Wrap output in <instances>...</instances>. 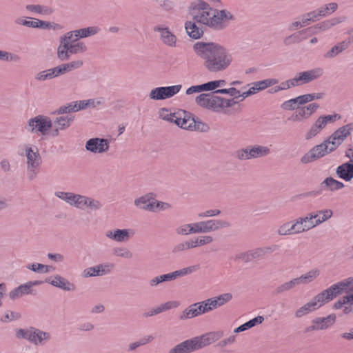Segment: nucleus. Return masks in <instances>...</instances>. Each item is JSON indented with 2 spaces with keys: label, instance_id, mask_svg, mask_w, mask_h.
Masks as SVG:
<instances>
[{
  "label": "nucleus",
  "instance_id": "obj_1",
  "mask_svg": "<svg viewBox=\"0 0 353 353\" xmlns=\"http://www.w3.org/2000/svg\"><path fill=\"white\" fill-rule=\"evenodd\" d=\"M193 49L199 57L204 59L205 67L212 72L225 70L233 61L229 50L215 43L197 42Z\"/></svg>",
  "mask_w": 353,
  "mask_h": 353
},
{
  "label": "nucleus",
  "instance_id": "obj_2",
  "mask_svg": "<svg viewBox=\"0 0 353 353\" xmlns=\"http://www.w3.org/2000/svg\"><path fill=\"white\" fill-rule=\"evenodd\" d=\"M189 13L197 23L215 29L223 28L232 19L230 12L214 9L206 2L200 0L191 3Z\"/></svg>",
  "mask_w": 353,
  "mask_h": 353
},
{
  "label": "nucleus",
  "instance_id": "obj_3",
  "mask_svg": "<svg viewBox=\"0 0 353 353\" xmlns=\"http://www.w3.org/2000/svg\"><path fill=\"white\" fill-rule=\"evenodd\" d=\"M195 101L200 107L215 112L225 113L228 108L235 104L233 99H227L214 94H201L196 97Z\"/></svg>",
  "mask_w": 353,
  "mask_h": 353
},
{
  "label": "nucleus",
  "instance_id": "obj_4",
  "mask_svg": "<svg viewBox=\"0 0 353 353\" xmlns=\"http://www.w3.org/2000/svg\"><path fill=\"white\" fill-rule=\"evenodd\" d=\"M55 195L77 208L84 209L89 207L91 209L97 210L101 207L99 201L85 196L75 194L72 192L59 191L55 193Z\"/></svg>",
  "mask_w": 353,
  "mask_h": 353
},
{
  "label": "nucleus",
  "instance_id": "obj_5",
  "mask_svg": "<svg viewBox=\"0 0 353 353\" xmlns=\"http://www.w3.org/2000/svg\"><path fill=\"white\" fill-rule=\"evenodd\" d=\"M27 159V176L29 179H34L40 171L42 159L39 150L35 146L24 145V151L21 153Z\"/></svg>",
  "mask_w": 353,
  "mask_h": 353
},
{
  "label": "nucleus",
  "instance_id": "obj_6",
  "mask_svg": "<svg viewBox=\"0 0 353 353\" xmlns=\"http://www.w3.org/2000/svg\"><path fill=\"white\" fill-rule=\"evenodd\" d=\"M323 74V70L321 68H314L310 70L299 72L295 77L283 82L281 86L274 89V92L279 90L288 89L291 87L301 85L309 83ZM273 92V91H271Z\"/></svg>",
  "mask_w": 353,
  "mask_h": 353
},
{
  "label": "nucleus",
  "instance_id": "obj_7",
  "mask_svg": "<svg viewBox=\"0 0 353 353\" xmlns=\"http://www.w3.org/2000/svg\"><path fill=\"white\" fill-rule=\"evenodd\" d=\"M83 61L81 60H76L68 63H64L52 69L40 72L37 75V79L40 81L50 79L58 77L60 74H65L73 70L79 68L82 66Z\"/></svg>",
  "mask_w": 353,
  "mask_h": 353
},
{
  "label": "nucleus",
  "instance_id": "obj_8",
  "mask_svg": "<svg viewBox=\"0 0 353 353\" xmlns=\"http://www.w3.org/2000/svg\"><path fill=\"white\" fill-rule=\"evenodd\" d=\"M217 308L212 299L190 305L181 315V319H192Z\"/></svg>",
  "mask_w": 353,
  "mask_h": 353
},
{
  "label": "nucleus",
  "instance_id": "obj_9",
  "mask_svg": "<svg viewBox=\"0 0 353 353\" xmlns=\"http://www.w3.org/2000/svg\"><path fill=\"white\" fill-rule=\"evenodd\" d=\"M134 204L140 209L152 212L164 210L170 208L168 203L160 202L155 199L152 193L145 194L134 201Z\"/></svg>",
  "mask_w": 353,
  "mask_h": 353
},
{
  "label": "nucleus",
  "instance_id": "obj_10",
  "mask_svg": "<svg viewBox=\"0 0 353 353\" xmlns=\"http://www.w3.org/2000/svg\"><path fill=\"white\" fill-rule=\"evenodd\" d=\"M323 292L329 301L332 300L338 294H341L343 292L349 295H353V278L350 277L334 284L327 290H323Z\"/></svg>",
  "mask_w": 353,
  "mask_h": 353
},
{
  "label": "nucleus",
  "instance_id": "obj_11",
  "mask_svg": "<svg viewBox=\"0 0 353 353\" xmlns=\"http://www.w3.org/2000/svg\"><path fill=\"white\" fill-rule=\"evenodd\" d=\"M339 119L340 116L337 114L320 116L307 132L305 139L308 140L314 137L319 134L327 124L332 123Z\"/></svg>",
  "mask_w": 353,
  "mask_h": 353
},
{
  "label": "nucleus",
  "instance_id": "obj_12",
  "mask_svg": "<svg viewBox=\"0 0 353 353\" xmlns=\"http://www.w3.org/2000/svg\"><path fill=\"white\" fill-rule=\"evenodd\" d=\"M269 153L270 148L268 147L256 145L238 150L235 152V156L240 160H248L265 157Z\"/></svg>",
  "mask_w": 353,
  "mask_h": 353
},
{
  "label": "nucleus",
  "instance_id": "obj_13",
  "mask_svg": "<svg viewBox=\"0 0 353 353\" xmlns=\"http://www.w3.org/2000/svg\"><path fill=\"white\" fill-rule=\"evenodd\" d=\"M328 301V299H327V297L323 291L314 297L312 300L298 309L296 311L295 315L298 318L302 317L305 314L316 310Z\"/></svg>",
  "mask_w": 353,
  "mask_h": 353
},
{
  "label": "nucleus",
  "instance_id": "obj_14",
  "mask_svg": "<svg viewBox=\"0 0 353 353\" xmlns=\"http://www.w3.org/2000/svg\"><path fill=\"white\" fill-rule=\"evenodd\" d=\"M52 127V121L50 118L38 115L28 121L26 129L32 132H40L41 134H46Z\"/></svg>",
  "mask_w": 353,
  "mask_h": 353
},
{
  "label": "nucleus",
  "instance_id": "obj_15",
  "mask_svg": "<svg viewBox=\"0 0 353 353\" xmlns=\"http://www.w3.org/2000/svg\"><path fill=\"white\" fill-rule=\"evenodd\" d=\"M332 151L333 150H330V145L325 141L323 143L313 147L308 152L305 154L301 158V162L303 163H307L314 161Z\"/></svg>",
  "mask_w": 353,
  "mask_h": 353
},
{
  "label": "nucleus",
  "instance_id": "obj_16",
  "mask_svg": "<svg viewBox=\"0 0 353 353\" xmlns=\"http://www.w3.org/2000/svg\"><path fill=\"white\" fill-rule=\"evenodd\" d=\"M181 88V85L156 88L151 90L150 93V98L154 100L169 99L179 92Z\"/></svg>",
  "mask_w": 353,
  "mask_h": 353
},
{
  "label": "nucleus",
  "instance_id": "obj_17",
  "mask_svg": "<svg viewBox=\"0 0 353 353\" xmlns=\"http://www.w3.org/2000/svg\"><path fill=\"white\" fill-rule=\"evenodd\" d=\"M319 105L316 103H312L305 106H302L297 108V110L289 118L290 120L294 122L301 121L307 119L314 113Z\"/></svg>",
  "mask_w": 353,
  "mask_h": 353
},
{
  "label": "nucleus",
  "instance_id": "obj_18",
  "mask_svg": "<svg viewBox=\"0 0 353 353\" xmlns=\"http://www.w3.org/2000/svg\"><path fill=\"white\" fill-rule=\"evenodd\" d=\"M222 333L219 332H210L201 336L192 338L196 350L201 349L220 339Z\"/></svg>",
  "mask_w": 353,
  "mask_h": 353
},
{
  "label": "nucleus",
  "instance_id": "obj_19",
  "mask_svg": "<svg viewBox=\"0 0 353 353\" xmlns=\"http://www.w3.org/2000/svg\"><path fill=\"white\" fill-rule=\"evenodd\" d=\"M17 336L18 338L27 339L30 341L38 344L47 339L48 334L31 328L27 330H19L17 332Z\"/></svg>",
  "mask_w": 353,
  "mask_h": 353
},
{
  "label": "nucleus",
  "instance_id": "obj_20",
  "mask_svg": "<svg viewBox=\"0 0 353 353\" xmlns=\"http://www.w3.org/2000/svg\"><path fill=\"white\" fill-rule=\"evenodd\" d=\"M350 134V129L347 125L343 126L336 130L326 141L330 145V150H335Z\"/></svg>",
  "mask_w": 353,
  "mask_h": 353
},
{
  "label": "nucleus",
  "instance_id": "obj_21",
  "mask_svg": "<svg viewBox=\"0 0 353 353\" xmlns=\"http://www.w3.org/2000/svg\"><path fill=\"white\" fill-rule=\"evenodd\" d=\"M101 101H96L94 99H89L86 101H80L72 102L68 106L61 107L59 108L58 112L63 114L65 112H77L82 109H85L87 107L92 106L94 107L96 105L101 104Z\"/></svg>",
  "mask_w": 353,
  "mask_h": 353
},
{
  "label": "nucleus",
  "instance_id": "obj_22",
  "mask_svg": "<svg viewBox=\"0 0 353 353\" xmlns=\"http://www.w3.org/2000/svg\"><path fill=\"white\" fill-rule=\"evenodd\" d=\"M177 119L174 123L185 130H196L199 129L196 127V122L193 117L190 116L186 112L179 110L177 111Z\"/></svg>",
  "mask_w": 353,
  "mask_h": 353
},
{
  "label": "nucleus",
  "instance_id": "obj_23",
  "mask_svg": "<svg viewBox=\"0 0 353 353\" xmlns=\"http://www.w3.org/2000/svg\"><path fill=\"white\" fill-rule=\"evenodd\" d=\"M226 84V82L225 80H216V81H209L208 83L198 85H193L190 87L186 90V94L190 95L194 93H198L203 91H211L214 90L216 88L223 86Z\"/></svg>",
  "mask_w": 353,
  "mask_h": 353
},
{
  "label": "nucleus",
  "instance_id": "obj_24",
  "mask_svg": "<svg viewBox=\"0 0 353 353\" xmlns=\"http://www.w3.org/2000/svg\"><path fill=\"white\" fill-rule=\"evenodd\" d=\"M85 148L94 153H103L108 150L109 141L105 139L92 138L87 141Z\"/></svg>",
  "mask_w": 353,
  "mask_h": 353
},
{
  "label": "nucleus",
  "instance_id": "obj_25",
  "mask_svg": "<svg viewBox=\"0 0 353 353\" xmlns=\"http://www.w3.org/2000/svg\"><path fill=\"white\" fill-rule=\"evenodd\" d=\"M314 216L310 213L305 217H299L294 221L296 234L308 231L316 227Z\"/></svg>",
  "mask_w": 353,
  "mask_h": 353
},
{
  "label": "nucleus",
  "instance_id": "obj_26",
  "mask_svg": "<svg viewBox=\"0 0 353 353\" xmlns=\"http://www.w3.org/2000/svg\"><path fill=\"white\" fill-rule=\"evenodd\" d=\"M73 32H68L61 40V43L57 49V56L61 60H67L70 56V40L73 38Z\"/></svg>",
  "mask_w": 353,
  "mask_h": 353
},
{
  "label": "nucleus",
  "instance_id": "obj_27",
  "mask_svg": "<svg viewBox=\"0 0 353 353\" xmlns=\"http://www.w3.org/2000/svg\"><path fill=\"white\" fill-rule=\"evenodd\" d=\"M134 234L133 230L131 229H117L115 230H110L106 232V236L110 239L118 242L127 241Z\"/></svg>",
  "mask_w": 353,
  "mask_h": 353
},
{
  "label": "nucleus",
  "instance_id": "obj_28",
  "mask_svg": "<svg viewBox=\"0 0 353 353\" xmlns=\"http://www.w3.org/2000/svg\"><path fill=\"white\" fill-rule=\"evenodd\" d=\"M335 321V314H330L329 316L324 318H316L312 321V325L308 328V330L327 329L333 325Z\"/></svg>",
  "mask_w": 353,
  "mask_h": 353
},
{
  "label": "nucleus",
  "instance_id": "obj_29",
  "mask_svg": "<svg viewBox=\"0 0 353 353\" xmlns=\"http://www.w3.org/2000/svg\"><path fill=\"white\" fill-rule=\"evenodd\" d=\"M42 282L39 281H35L33 282H28L23 285H21L18 288L12 290L9 296L12 299H16L19 298L25 294H28L32 293V287L33 285H37L41 284Z\"/></svg>",
  "mask_w": 353,
  "mask_h": 353
},
{
  "label": "nucleus",
  "instance_id": "obj_30",
  "mask_svg": "<svg viewBox=\"0 0 353 353\" xmlns=\"http://www.w3.org/2000/svg\"><path fill=\"white\" fill-rule=\"evenodd\" d=\"M228 225L229 223L226 221L214 219L208 220L206 221H201V230L202 233H208L216 231Z\"/></svg>",
  "mask_w": 353,
  "mask_h": 353
},
{
  "label": "nucleus",
  "instance_id": "obj_31",
  "mask_svg": "<svg viewBox=\"0 0 353 353\" xmlns=\"http://www.w3.org/2000/svg\"><path fill=\"white\" fill-rule=\"evenodd\" d=\"M113 268L112 264L99 265L95 267L89 268L84 270V276H93L103 275L108 273Z\"/></svg>",
  "mask_w": 353,
  "mask_h": 353
},
{
  "label": "nucleus",
  "instance_id": "obj_32",
  "mask_svg": "<svg viewBox=\"0 0 353 353\" xmlns=\"http://www.w3.org/2000/svg\"><path fill=\"white\" fill-rule=\"evenodd\" d=\"M353 42V37H349L345 41L337 43L334 47L331 48L325 55L327 58H332L336 56L340 52H343L344 50L347 49L350 44Z\"/></svg>",
  "mask_w": 353,
  "mask_h": 353
},
{
  "label": "nucleus",
  "instance_id": "obj_33",
  "mask_svg": "<svg viewBox=\"0 0 353 353\" xmlns=\"http://www.w3.org/2000/svg\"><path fill=\"white\" fill-rule=\"evenodd\" d=\"M199 268V266L194 265L191 267L185 268L183 269L176 270L174 272L163 274V281H172L175 279L178 276H183L187 274H190L192 272L196 271Z\"/></svg>",
  "mask_w": 353,
  "mask_h": 353
},
{
  "label": "nucleus",
  "instance_id": "obj_34",
  "mask_svg": "<svg viewBox=\"0 0 353 353\" xmlns=\"http://www.w3.org/2000/svg\"><path fill=\"white\" fill-rule=\"evenodd\" d=\"M196 350L193 339L186 340L170 350V353H190Z\"/></svg>",
  "mask_w": 353,
  "mask_h": 353
},
{
  "label": "nucleus",
  "instance_id": "obj_35",
  "mask_svg": "<svg viewBox=\"0 0 353 353\" xmlns=\"http://www.w3.org/2000/svg\"><path fill=\"white\" fill-rule=\"evenodd\" d=\"M17 23L31 28L48 29L52 27L51 23L37 19H32L31 20L18 19Z\"/></svg>",
  "mask_w": 353,
  "mask_h": 353
},
{
  "label": "nucleus",
  "instance_id": "obj_36",
  "mask_svg": "<svg viewBox=\"0 0 353 353\" xmlns=\"http://www.w3.org/2000/svg\"><path fill=\"white\" fill-rule=\"evenodd\" d=\"M353 305V295H349L343 296L342 299L336 302L333 307L336 310L341 309L344 307L343 313L348 314L352 311V307Z\"/></svg>",
  "mask_w": 353,
  "mask_h": 353
},
{
  "label": "nucleus",
  "instance_id": "obj_37",
  "mask_svg": "<svg viewBox=\"0 0 353 353\" xmlns=\"http://www.w3.org/2000/svg\"><path fill=\"white\" fill-rule=\"evenodd\" d=\"M339 21L336 19H331L325 21L321 23L317 24L314 27H310L305 30V32H308L310 34H317L321 31L329 29L332 26L336 25Z\"/></svg>",
  "mask_w": 353,
  "mask_h": 353
},
{
  "label": "nucleus",
  "instance_id": "obj_38",
  "mask_svg": "<svg viewBox=\"0 0 353 353\" xmlns=\"http://www.w3.org/2000/svg\"><path fill=\"white\" fill-rule=\"evenodd\" d=\"M336 173L340 178L350 181L353 178V165L344 163L337 168Z\"/></svg>",
  "mask_w": 353,
  "mask_h": 353
},
{
  "label": "nucleus",
  "instance_id": "obj_39",
  "mask_svg": "<svg viewBox=\"0 0 353 353\" xmlns=\"http://www.w3.org/2000/svg\"><path fill=\"white\" fill-rule=\"evenodd\" d=\"M305 104L303 95H300L294 99L285 101L281 104V108L285 110H294L299 108V105Z\"/></svg>",
  "mask_w": 353,
  "mask_h": 353
},
{
  "label": "nucleus",
  "instance_id": "obj_40",
  "mask_svg": "<svg viewBox=\"0 0 353 353\" xmlns=\"http://www.w3.org/2000/svg\"><path fill=\"white\" fill-rule=\"evenodd\" d=\"M185 28L190 37L194 39L201 38L203 34L202 29L198 27L195 22H186L185 24Z\"/></svg>",
  "mask_w": 353,
  "mask_h": 353
},
{
  "label": "nucleus",
  "instance_id": "obj_41",
  "mask_svg": "<svg viewBox=\"0 0 353 353\" xmlns=\"http://www.w3.org/2000/svg\"><path fill=\"white\" fill-rule=\"evenodd\" d=\"M26 8L31 12L37 13L41 16L50 15L53 12L52 8L39 4L27 5Z\"/></svg>",
  "mask_w": 353,
  "mask_h": 353
},
{
  "label": "nucleus",
  "instance_id": "obj_42",
  "mask_svg": "<svg viewBox=\"0 0 353 353\" xmlns=\"http://www.w3.org/2000/svg\"><path fill=\"white\" fill-rule=\"evenodd\" d=\"M278 83V81L275 79H268L263 81H260L254 83L249 91L248 94H254L259 90H264L271 85H275Z\"/></svg>",
  "mask_w": 353,
  "mask_h": 353
},
{
  "label": "nucleus",
  "instance_id": "obj_43",
  "mask_svg": "<svg viewBox=\"0 0 353 353\" xmlns=\"http://www.w3.org/2000/svg\"><path fill=\"white\" fill-rule=\"evenodd\" d=\"M157 30L161 32V37L163 42L168 46H175L176 38L168 28H158Z\"/></svg>",
  "mask_w": 353,
  "mask_h": 353
},
{
  "label": "nucleus",
  "instance_id": "obj_44",
  "mask_svg": "<svg viewBox=\"0 0 353 353\" xmlns=\"http://www.w3.org/2000/svg\"><path fill=\"white\" fill-rule=\"evenodd\" d=\"M98 30L99 29L97 27H88L86 28L72 31L71 32L74 33V40L77 41L80 38L86 37L90 35L95 34L98 32Z\"/></svg>",
  "mask_w": 353,
  "mask_h": 353
},
{
  "label": "nucleus",
  "instance_id": "obj_45",
  "mask_svg": "<svg viewBox=\"0 0 353 353\" xmlns=\"http://www.w3.org/2000/svg\"><path fill=\"white\" fill-rule=\"evenodd\" d=\"M48 282L54 286L59 287L63 290H70L73 289V285L60 276H57L51 280L48 279Z\"/></svg>",
  "mask_w": 353,
  "mask_h": 353
},
{
  "label": "nucleus",
  "instance_id": "obj_46",
  "mask_svg": "<svg viewBox=\"0 0 353 353\" xmlns=\"http://www.w3.org/2000/svg\"><path fill=\"white\" fill-rule=\"evenodd\" d=\"M263 317H262V316H258V317L254 318V319L250 320L249 321L245 323L244 324L239 326L236 329H234V332L235 333H239V332L245 331L247 330L252 328V327L255 326L257 324L261 323L263 322Z\"/></svg>",
  "mask_w": 353,
  "mask_h": 353
},
{
  "label": "nucleus",
  "instance_id": "obj_47",
  "mask_svg": "<svg viewBox=\"0 0 353 353\" xmlns=\"http://www.w3.org/2000/svg\"><path fill=\"white\" fill-rule=\"evenodd\" d=\"M278 233L280 235H290L296 234L295 223L294 222H286L278 229Z\"/></svg>",
  "mask_w": 353,
  "mask_h": 353
},
{
  "label": "nucleus",
  "instance_id": "obj_48",
  "mask_svg": "<svg viewBox=\"0 0 353 353\" xmlns=\"http://www.w3.org/2000/svg\"><path fill=\"white\" fill-rule=\"evenodd\" d=\"M312 214L315 216L314 221L316 226L327 221L332 216V212L331 210H321L316 213Z\"/></svg>",
  "mask_w": 353,
  "mask_h": 353
},
{
  "label": "nucleus",
  "instance_id": "obj_49",
  "mask_svg": "<svg viewBox=\"0 0 353 353\" xmlns=\"http://www.w3.org/2000/svg\"><path fill=\"white\" fill-rule=\"evenodd\" d=\"M319 275V270L318 269H313L307 272L305 274L299 277L301 284L308 283L316 279Z\"/></svg>",
  "mask_w": 353,
  "mask_h": 353
},
{
  "label": "nucleus",
  "instance_id": "obj_50",
  "mask_svg": "<svg viewBox=\"0 0 353 353\" xmlns=\"http://www.w3.org/2000/svg\"><path fill=\"white\" fill-rule=\"evenodd\" d=\"M159 117L163 120L169 121L170 123H174L176 121V119H177V112H172L171 110L166 108H161L159 110Z\"/></svg>",
  "mask_w": 353,
  "mask_h": 353
},
{
  "label": "nucleus",
  "instance_id": "obj_51",
  "mask_svg": "<svg viewBox=\"0 0 353 353\" xmlns=\"http://www.w3.org/2000/svg\"><path fill=\"white\" fill-rule=\"evenodd\" d=\"M72 120L73 117H72L71 116H61L57 119V121L54 122V124L57 128V130H63L70 125V123Z\"/></svg>",
  "mask_w": 353,
  "mask_h": 353
},
{
  "label": "nucleus",
  "instance_id": "obj_52",
  "mask_svg": "<svg viewBox=\"0 0 353 353\" xmlns=\"http://www.w3.org/2000/svg\"><path fill=\"white\" fill-rule=\"evenodd\" d=\"M179 305V302L176 301H168V302L163 303L161 305L156 307L154 310V311L152 312L151 314H150V315L152 316L153 314H159L160 312L168 310L169 309L175 308V307H178Z\"/></svg>",
  "mask_w": 353,
  "mask_h": 353
},
{
  "label": "nucleus",
  "instance_id": "obj_53",
  "mask_svg": "<svg viewBox=\"0 0 353 353\" xmlns=\"http://www.w3.org/2000/svg\"><path fill=\"white\" fill-rule=\"evenodd\" d=\"M317 14H315L314 12L308 13L306 16H304L301 21H295L292 23V28L293 29H297L302 26H304L308 24V21H314V19L316 17Z\"/></svg>",
  "mask_w": 353,
  "mask_h": 353
},
{
  "label": "nucleus",
  "instance_id": "obj_54",
  "mask_svg": "<svg viewBox=\"0 0 353 353\" xmlns=\"http://www.w3.org/2000/svg\"><path fill=\"white\" fill-rule=\"evenodd\" d=\"M74 37L72 40H70V54L81 53L85 51L86 47L81 42L74 43Z\"/></svg>",
  "mask_w": 353,
  "mask_h": 353
},
{
  "label": "nucleus",
  "instance_id": "obj_55",
  "mask_svg": "<svg viewBox=\"0 0 353 353\" xmlns=\"http://www.w3.org/2000/svg\"><path fill=\"white\" fill-rule=\"evenodd\" d=\"M323 184L325 185V187L330 190H336L342 188L343 187V184L338 181L331 177L327 178L323 182Z\"/></svg>",
  "mask_w": 353,
  "mask_h": 353
},
{
  "label": "nucleus",
  "instance_id": "obj_56",
  "mask_svg": "<svg viewBox=\"0 0 353 353\" xmlns=\"http://www.w3.org/2000/svg\"><path fill=\"white\" fill-rule=\"evenodd\" d=\"M232 298V296L230 293H225L221 294L218 296L212 298L216 307L223 305Z\"/></svg>",
  "mask_w": 353,
  "mask_h": 353
},
{
  "label": "nucleus",
  "instance_id": "obj_57",
  "mask_svg": "<svg viewBox=\"0 0 353 353\" xmlns=\"http://www.w3.org/2000/svg\"><path fill=\"white\" fill-rule=\"evenodd\" d=\"M300 284H301V283H300L299 279L298 277V278L294 279L288 282H286V283L282 284L281 285L278 287L276 291H277V292H284L286 290H289L294 288L296 285H300Z\"/></svg>",
  "mask_w": 353,
  "mask_h": 353
},
{
  "label": "nucleus",
  "instance_id": "obj_58",
  "mask_svg": "<svg viewBox=\"0 0 353 353\" xmlns=\"http://www.w3.org/2000/svg\"><path fill=\"white\" fill-rule=\"evenodd\" d=\"M337 7L338 6L336 3H328L319 9L318 15L325 16L327 14H332L336 10Z\"/></svg>",
  "mask_w": 353,
  "mask_h": 353
},
{
  "label": "nucleus",
  "instance_id": "obj_59",
  "mask_svg": "<svg viewBox=\"0 0 353 353\" xmlns=\"http://www.w3.org/2000/svg\"><path fill=\"white\" fill-rule=\"evenodd\" d=\"M270 250V248H258L254 250H252L248 253V259H254L264 256Z\"/></svg>",
  "mask_w": 353,
  "mask_h": 353
},
{
  "label": "nucleus",
  "instance_id": "obj_60",
  "mask_svg": "<svg viewBox=\"0 0 353 353\" xmlns=\"http://www.w3.org/2000/svg\"><path fill=\"white\" fill-rule=\"evenodd\" d=\"M28 268L34 272H48L50 271V266L40 263H33L32 265H29Z\"/></svg>",
  "mask_w": 353,
  "mask_h": 353
},
{
  "label": "nucleus",
  "instance_id": "obj_61",
  "mask_svg": "<svg viewBox=\"0 0 353 353\" xmlns=\"http://www.w3.org/2000/svg\"><path fill=\"white\" fill-rule=\"evenodd\" d=\"M152 339L153 337L152 336H148L147 337H144L140 339L139 341L130 344L129 346V349L130 350H134L137 347H139L140 345H143L150 342Z\"/></svg>",
  "mask_w": 353,
  "mask_h": 353
},
{
  "label": "nucleus",
  "instance_id": "obj_62",
  "mask_svg": "<svg viewBox=\"0 0 353 353\" xmlns=\"http://www.w3.org/2000/svg\"><path fill=\"white\" fill-rule=\"evenodd\" d=\"M196 247H198V246L196 244V241L194 239H190L189 241H187L185 243L179 245L178 246V250H185L194 248Z\"/></svg>",
  "mask_w": 353,
  "mask_h": 353
},
{
  "label": "nucleus",
  "instance_id": "obj_63",
  "mask_svg": "<svg viewBox=\"0 0 353 353\" xmlns=\"http://www.w3.org/2000/svg\"><path fill=\"white\" fill-rule=\"evenodd\" d=\"M323 93L318 92V93H312V94H303V98L305 103L311 102L314 100L321 99L323 97Z\"/></svg>",
  "mask_w": 353,
  "mask_h": 353
},
{
  "label": "nucleus",
  "instance_id": "obj_64",
  "mask_svg": "<svg viewBox=\"0 0 353 353\" xmlns=\"http://www.w3.org/2000/svg\"><path fill=\"white\" fill-rule=\"evenodd\" d=\"M114 254L121 257L130 259L132 257V254L131 252L126 248H119L114 250Z\"/></svg>",
  "mask_w": 353,
  "mask_h": 353
}]
</instances>
